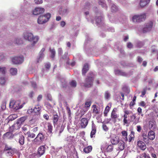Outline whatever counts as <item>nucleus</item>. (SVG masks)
<instances>
[{
    "label": "nucleus",
    "instance_id": "1",
    "mask_svg": "<svg viewBox=\"0 0 158 158\" xmlns=\"http://www.w3.org/2000/svg\"><path fill=\"white\" fill-rule=\"evenodd\" d=\"M23 36L25 40L32 42L31 45L32 46H34L36 44L40 39L38 36H34L32 33L28 31H24Z\"/></svg>",
    "mask_w": 158,
    "mask_h": 158
},
{
    "label": "nucleus",
    "instance_id": "2",
    "mask_svg": "<svg viewBox=\"0 0 158 158\" xmlns=\"http://www.w3.org/2000/svg\"><path fill=\"white\" fill-rule=\"evenodd\" d=\"M146 18V14L143 13L133 16L132 20L134 22L140 23L144 21Z\"/></svg>",
    "mask_w": 158,
    "mask_h": 158
},
{
    "label": "nucleus",
    "instance_id": "3",
    "mask_svg": "<svg viewBox=\"0 0 158 158\" xmlns=\"http://www.w3.org/2000/svg\"><path fill=\"white\" fill-rule=\"evenodd\" d=\"M51 17V14L48 13L46 15L40 16L38 19L37 22L39 24H42L47 22Z\"/></svg>",
    "mask_w": 158,
    "mask_h": 158
},
{
    "label": "nucleus",
    "instance_id": "4",
    "mask_svg": "<svg viewBox=\"0 0 158 158\" xmlns=\"http://www.w3.org/2000/svg\"><path fill=\"white\" fill-rule=\"evenodd\" d=\"M26 118V117L24 116L18 119L13 125L12 127L13 128L16 130L19 129L21 127V125L23 124Z\"/></svg>",
    "mask_w": 158,
    "mask_h": 158
},
{
    "label": "nucleus",
    "instance_id": "5",
    "mask_svg": "<svg viewBox=\"0 0 158 158\" xmlns=\"http://www.w3.org/2000/svg\"><path fill=\"white\" fill-rule=\"evenodd\" d=\"M11 60L13 64H20L23 61L24 57L22 55L15 56L11 58Z\"/></svg>",
    "mask_w": 158,
    "mask_h": 158
},
{
    "label": "nucleus",
    "instance_id": "6",
    "mask_svg": "<svg viewBox=\"0 0 158 158\" xmlns=\"http://www.w3.org/2000/svg\"><path fill=\"white\" fill-rule=\"evenodd\" d=\"M10 107L13 108L16 110L22 108L23 106L19 105V102H16L13 99H11L9 104Z\"/></svg>",
    "mask_w": 158,
    "mask_h": 158
},
{
    "label": "nucleus",
    "instance_id": "7",
    "mask_svg": "<svg viewBox=\"0 0 158 158\" xmlns=\"http://www.w3.org/2000/svg\"><path fill=\"white\" fill-rule=\"evenodd\" d=\"M90 76H88L85 80V82L84 84V86L85 87H89L92 86L93 84V75L91 73Z\"/></svg>",
    "mask_w": 158,
    "mask_h": 158
},
{
    "label": "nucleus",
    "instance_id": "8",
    "mask_svg": "<svg viewBox=\"0 0 158 158\" xmlns=\"http://www.w3.org/2000/svg\"><path fill=\"white\" fill-rule=\"evenodd\" d=\"M135 114L132 113L129 117L128 121L133 122V123L136 124L139 122V118H136Z\"/></svg>",
    "mask_w": 158,
    "mask_h": 158
},
{
    "label": "nucleus",
    "instance_id": "9",
    "mask_svg": "<svg viewBox=\"0 0 158 158\" xmlns=\"http://www.w3.org/2000/svg\"><path fill=\"white\" fill-rule=\"evenodd\" d=\"M45 11L44 8L41 7H37L32 11V13L34 15H38L43 13Z\"/></svg>",
    "mask_w": 158,
    "mask_h": 158
},
{
    "label": "nucleus",
    "instance_id": "10",
    "mask_svg": "<svg viewBox=\"0 0 158 158\" xmlns=\"http://www.w3.org/2000/svg\"><path fill=\"white\" fill-rule=\"evenodd\" d=\"M44 139V136L41 133H39L34 140V142L36 143L42 142Z\"/></svg>",
    "mask_w": 158,
    "mask_h": 158
},
{
    "label": "nucleus",
    "instance_id": "11",
    "mask_svg": "<svg viewBox=\"0 0 158 158\" xmlns=\"http://www.w3.org/2000/svg\"><path fill=\"white\" fill-rule=\"evenodd\" d=\"M119 138L118 136L115 135H113L111 137L110 142L113 144H117L119 142Z\"/></svg>",
    "mask_w": 158,
    "mask_h": 158
},
{
    "label": "nucleus",
    "instance_id": "12",
    "mask_svg": "<svg viewBox=\"0 0 158 158\" xmlns=\"http://www.w3.org/2000/svg\"><path fill=\"white\" fill-rule=\"evenodd\" d=\"M113 148V146L112 145H110L107 146H102L101 148L102 151H106L108 152H110L112 151Z\"/></svg>",
    "mask_w": 158,
    "mask_h": 158
},
{
    "label": "nucleus",
    "instance_id": "13",
    "mask_svg": "<svg viewBox=\"0 0 158 158\" xmlns=\"http://www.w3.org/2000/svg\"><path fill=\"white\" fill-rule=\"evenodd\" d=\"M41 107L39 105H36L33 109L34 114L37 115L39 117L41 112Z\"/></svg>",
    "mask_w": 158,
    "mask_h": 158
},
{
    "label": "nucleus",
    "instance_id": "14",
    "mask_svg": "<svg viewBox=\"0 0 158 158\" xmlns=\"http://www.w3.org/2000/svg\"><path fill=\"white\" fill-rule=\"evenodd\" d=\"M18 135L19 137L18 142L20 145H23L24 143V137L21 133H19L18 134Z\"/></svg>",
    "mask_w": 158,
    "mask_h": 158
},
{
    "label": "nucleus",
    "instance_id": "15",
    "mask_svg": "<svg viewBox=\"0 0 158 158\" xmlns=\"http://www.w3.org/2000/svg\"><path fill=\"white\" fill-rule=\"evenodd\" d=\"M4 150L6 152V154L8 155L9 156H10L12 155L14 152L13 150L10 147H9L7 145H6Z\"/></svg>",
    "mask_w": 158,
    "mask_h": 158
},
{
    "label": "nucleus",
    "instance_id": "16",
    "mask_svg": "<svg viewBox=\"0 0 158 158\" xmlns=\"http://www.w3.org/2000/svg\"><path fill=\"white\" fill-rule=\"evenodd\" d=\"M92 130L90 133V137L93 138L95 137V135L96 131V126L93 121L92 122Z\"/></svg>",
    "mask_w": 158,
    "mask_h": 158
},
{
    "label": "nucleus",
    "instance_id": "17",
    "mask_svg": "<svg viewBox=\"0 0 158 158\" xmlns=\"http://www.w3.org/2000/svg\"><path fill=\"white\" fill-rule=\"evenodd\" d=\"M45 50V48H43L39 52V56L37 60L38 62L41 61V60L43 59L44 56V52Z\"/></svg>",
    "mask_w": 158,
    "mask_h": 158
},
{
    "label": "nucleus",
    "instance_id": "18",
    "mask_svg": "<svg viewBox=\"0 0 158 158\" xmlns=\"http://www.w3.org/2000/svg\"><path fill=\"white\" fill-rule=\"evenodd\" d=\"M88 120L87 118H83L81 121V125L82 128H85L87 125Z\"/></svg>",
    "mask_w": 158,
    "mask_h": 158
},
{
    "label": "nucleus",
    "instance_id": "19",
    "mask_svg": "<svg viewBox=\"0 0 158 158\" xmlns=\"http://www.w3.org/2000/svg\"><path fill=\"white\" fill-rule=\"evenodd\" d=\"M117 111V109L114 108L112 110L111 115V117L112 118L115 119L118 117V115L116 114V112Z\"/></svg>",
    "mask_w": 158,
    "mask_h": 158
},
{
    "label": "nucleus",
    "instance_id": "20",
    "mask_svg": "<svg viewBox=\"0 0 158 158\" xmlns=\"http://www.w3.org/2000/svg\"><path fill=\"white\" fill-rule=\"evenodd\" d=\"M137 145L138 147L142 150H144L146 148V145L144 143L140 141L138 142Z\"/></svg>",
    "mask_w": 158,
    "mask_h": 158
},
{
    "label": "nucleus",
    "instance_id": "21",
    "mask_svg": "<svg viewBox=\"0 0 158 158\" xmlns=\"http://www.w3.org/2000/svg\"><path fill=\"white\" fill-rule=\"evenodd\" d=\"M148 137L149 139L153 140L155 137V133L152 131H151L148 132Z\"/></svg>",
    "mask_w": 158,
    "mask_h": 158
},
{
    "label": "nucleus",
    "instance_id": "22",
    "mask_svg": "<svg viewBox=\"0 0 158 158\" xmlns=\"http://www.w3.org/2000/svg\"><path fill=\"white\" fill-rule=\"evenodd\" d=\"M45 148L44 146L40 147L38 149V152L40 156L43 155L44 153Z\"/></svg>",
    "mask_w": 158,
    "mask_h": 158
},
{
    "label": "nucleus",
    "instance_id": "23",
    "mask_svg": "<svg viewBox=\"0 0 158 158\" xmlns=\"http://www.w3.org/2000/svg\"><path fill=\"white\" fill-rule=\"evenodd\" d=\"M150 0H140L139 4L141 6L144 7L149 3Z\"/></svg>",
    "mask_w": 158,
    "mask_h": 158
},
{
    "label": "nucleus",
    "instance_id": "24",
    "mask_svg": "<svg viewBox=\"0 0 158 158\" xmlns=\"http://www.w3.org/2000/svg\"><path fill=\"white\" fill-rule=\"evenodd\" d=\"M111 106V104L109 103V104L106 107L104 112V116H107V114L110 111Z\"/></svg>",
    "mask_w": 158,
    "mask_h": 158
},
{
    "label": "nucleus",
    "instance_id": "25",
    "mask_svg": "<svg viewBox=\"0 0 158 158\" xmlns=\"http://www.w3.org/2000/svg\"><path fill=\"white\" fill-rule=\"evenodd\" d=\"M118 143V147L119 149L121 150H123L124 148V142L123 141L120 140L119 141Z\"/></svg>",
    "mask_w": 158,
    "mask_h": 158
},
{
    "label": "nucleus",
    "instance_id": "26",
    "mask_svg": "<svg viewBox=\"0 0 158 158\" xmlns=\"http://www.w3.org/2000/svg\"><path fill=\"white\" fill-rule=\"evenodd\" d=\"M88 70L89 66L88 64L86 63L84 65L82 70V73L83 75H85Z\"/></svg>",
    "mask_w": 158,
    "mask_h": 158
},
{
    "label": "nucleus",
    "instance_id": "27",
    "mask_svg": "<svg viewBox=\"0 0 158 158\" xmlns=\"http://www.w3.org/2000/svg\"><path fill=\"white\" fill-rule=\"evenodd\" d=\"M92 147L91 146H89L83 149V151L86 153L90 152L92 150Z\"/></svg>",
    "mask_w": 158,
    "mask_h": 158
},
{
    "label": "nucleus",
    "instance_id": "28",
    "mask_svg": "<svg viewBox=\"0 0 158 158\" xmlns=\"http://www.w3.org/2000/svg\"><path fill=\"white\" fill-rule=\"evenodd\" d=\"M145 25L148 28V29L150 31L153 27V23L152 21H151L146 23Z\"/></svg>",
    "mask_w": 158,
    "mask_h": 158
},
{
    "label": "nucleus",
    "instance_id": "29",
    "mask_svg": "<svg viewBox=\"0 0 158 158\" xmlns=\"http://www.w3.org/2000/svg\"><path fill=\"white\" fill-rule=\"evenodd\" d=\"M10 72L11 75H15L17 74V70L16 68H11L10 69Z\"/></svg>",
    "mask_w": 158,
    "mask_h": 158
},
{
    "label": "nucleus",
    "instance_id": "30",
    "mask_svg": "<svg viewBox=\"0 0 158 158\" xmlns=\"http://www.w3.org/2000/svg\"><path fill=\"white\" fill-rule=\"evenodd\" d=\"M3 136L4 138H7L8 139L12 138L13 137V135L10 132L6 133L4 134Z\"/></svg>",
    "mask_w": 158,
    "mask_h": 158
},
{
    "label": "nucleus",
    "instance_id": "31",
    "mask_svg": "<svg viewBox=\"0 0 158 158\" xmlns=\"http://www.w3.org/2000/svg\"><path fill=\"white\" fill-rule=\"evenodd\" d=\"M59 119L58 116L57 114L54 115L53 117V122L54 126L57 124V122Z\"/></svg>",
    "mask_w": 158,
    "mask_h": 158
},
{
    "label": "nucleus",
    "instance_id": "32",
    "mask_svg": "<svg viewBox=\"0 0 158 158\" xmlns=\"http://www.w3.org/2000/svg\"><path fill=\"white\" fill-rule=\"evenodd\" d=\"M111 4H112L111 8V11L113 12L117 11L118 10V7L114 4L111 3Z\"/></svg>",
    "mask_w": 158,
    "mask_h": 158
},
{
    "label": "nucleus",
    "instance_id": "33",
    "mask_svg": "<svg viewBox=\"0 0 158 158\" xmlns=\"http://www.w3.org/2000/svg\"><path fill=\"white\" fill-rule=\"evenodd\" d=\"M6 72V67L0 66V73L2 74H5Z\"/></svg>",
    "mask_w": 158,
    "mask_h": 158
},
{
    "label": "nucleus",
    "instance_id": "34",
    "mask_svg": "<svg viewBox=\"0 0 158 158\" xmlns=\"http://www.w3.org/2000/svg\"><path fill=\"white\" fill-rule=\"evenodd\" d=\"M68 12L67 9H64L63 10L61 9L59 10V13L60 15H63L67 13Z\"/></svg>",
    "mask_w": 158,
    "mask_h": 158
},
{
    "label": "nucleus",
    "instance_id": "35",
    "mask_svg": "<svg viewBox=\"0 0 158 158\" xmlns=\"http://www.w3.org/2000/svg\"><path fill=\"white\" fill-rule=\"evenodd\" d=\"M122 136L123 138L124 139V140L126 141L127 140V132L126 131H123L122 132Z\"/></svg>",
    "mask_w": 158,
    "mask_h": 158
},
{
    "label": "nucleus",
    "instance_id": "36",
    "mask_svg": "<svg viewBox=\"0 0 158 158\" xmlns=\"http://www.w3.org/2000/svg\"><path fill=\"white\" fill-rule=\"evenodd\" d=\"M142 136L143 140L145 142L148 141L149 139L148 135H147L146 133H143L142 134Z\"/></svg>",
    "mask_w": 158,
    "mask_h": 158
},
{
    "label": "nucleus",
    "instance_id": "37",
    "mask_svg": "<svg viewBox=\"0 0 158 158\" xmlns=\"http://www.w3.org/2000/svg\"><path fill=\"white\" fill-rule=\"evenodd\" d=\"M6 81V79L5 77H0V84L1 85H4Z\"/></svg>",
    "mask_w": 158,
    "mask_h": 158
},
{
    "label": "nucleus",
    "instance_id": "38",
    "mask_svg": "<svg viewBox=\"0 0 158 158\" xmlns=\"http://www.w3.org/2000/svg\"><path fill=\"white\" fill-rule=\"evenodd\" d=\"M110 94L108 91H106L105 93V98L106 99L109 100L110 98Z\"/></svg>",
    "mask_w": 158,
    "mask_h": 158
},
{
    "label": "nucleus",
    "instance_id": "39",
    "mask_svg": "<svg viewBox=\"0 0 158 158\" xmlns=\"http://www.w3.org/2000/svg\"><path fill=\"white\" fill-rule=\"evenodd\" d=\"M14 43L17 44H21L23 43V41L21 38H17L15 40Z\"/></svg>",
    "mask_w": 158,
    "mask_h": 158
},
{
    "label": "nucleus",
    "instance_id": "40",
    "mask_svg": "<svg viewBox=\"0 0 158 158\" xmlns=\"http://www.w3.org/2000/svg\"><path fill=\"white\" fill-rule=\"evenodd\" d=\"M92 108H93V112L95 114H97L98 113V110L95 105H93L92 106Z\"/></svg>",
    "mask_w": 158,
    "mask_h": 158
},
{
    "label": "nucleus",
    "instance_id": "41",
    "mask_svg": "<svg viewBox=\"0 0 158 158\" xmlns=\"http://www.w3.org/2000/svg\"><path fill=\"white\" fill-rule=\"evenodd\" d=\"M103 18L102 17H98L96 19V23L97 24H100L103 21Z\"/></svg>",
    "mask_w": 158,
    "mask_h": 158
},
{
    "label": "nucleus",
    "instance_id": "42",
    "mask_svg": "<svg viewBox=\"0 0 158 158\" xmlns=\"http://www.w3.org/2000/svg\"><path fill=\"white\" fill-rule=\"evenodd\" d=\"M17 117V115L16 114H13L9 116V118L11 120H15Z\"/></svg>",
    "mask_w": 158,
    "mask_h": 158
},
{
    "label": "nucleus",
    "instance_id": "43",
    "mask_svg": "<svg viewBox=\"0 0 158 158\" xmlns=\"http://www.w3.org/2000/svg\"><path fill=\"white\" fill-rule=\"evenodd\" d=\"M48 131L50 133H52V126L51 123H48Z\"/></svg>",
    "mask_w": 158,
    "mask_h": 158
},
{
    "label": "nucleus",
    "instance_id": "44",
    "mask_svg": "<svg viewBox=\"0 0 158 158\" xmlns=\"http://www.w3.org/2000/svg\"><path fill=\"white\" fill-rule=\"evenodd\" d=\"M115 73L116 74L120 75L122 76H125L126 75V73H125L123 72L122 71L117 70L115 71Z\"/></svg>",
    "mask_w": 158,
    "mask_h": 158
},
{
    "label": "nucleus",
    "instance_id": "45",
    "mask_svg": "<svg viewBox=\"0 0 158 158\" xmlns=\"http://www.w3.org/2000/svg\"><path fill=\"white\" fill-rule=\"evenodd\" d=\"M123 117L124 118L123 122L124 123V125L127 124L128 123V120H127V115H126V114H124L123 116Z\"/></svg>",
    "mask_w": 158,
    "mask_h": 158
},
{
    "label": "nucleus",
    "instance_id": "46",
    "mask_svg": "<svg viewBox=\"0 0 158 158\" xmlns=\"http://www.w3.org/2000/svg\"><path fill=\"white\" fill-rule=\"evenodd\" d=\"M6 101H4L2 102L1 105V108L2 110H4L6 108Z\"/></svg>",
    "mask_w": 158,
    "mask_h": 158
},
{
    "label": "nucleus",
    "instance_id": "47",
    "mask_svg": "<svg viewBox=\"0 0 158 158\" xmlns=\"http://www.w3.org/2000/svg\"><path fill=\"white\" fill-rule=\"evenodd\" d=\"M50 51L51 53V57L52 58H54L56 53L55 50L54 49H51L50 48Z\"/></svg>",
    "mask_w": 158,
    "mask_h": 158
},
{
    "label": "nucleus",
    "instance_id": "48",
    "mask_svg": "<svg viewBox=\"0 0 158 158\" xmlns=\"http://www.w3.org/2000/svg\"><path fill=\"white\" fill-rule=\"evenodd\" d=\"M149 31V30L148 29L147 27L145 25V27L143 28L141 31V32L143 33H145Z\"/></svg>",
    "mask_w": 158,
    "mask_h": 158
},
{
    "label": "nucleus",
    "instance_id": "49",
    "mask_svg": "<svg viewBox=\"0 0 158 158\" xmlns=\"http://www.w3.org/2000/svg\"><path fill=\"white\" fill-rule=\"evenodd\" d=\"M27 134L28 137H30L32 138H34L35 136V135L33 133H31L30 132H27Z\"/></svg>",
    "mask_w": 158,
    "mask_h": 158
},
{
    "label": "nucleus",
    "instance_id": "50",
    "mask_svg": "<svg viewBox=\"0 0 158 158\" xmlns=\"http://www.w3.org/2000/svg\"><path fill=\"white\" fill-rule=\"evenodd\" d=\"M70 85L73 87H75L76 86V82L75 81L73 80L70 83Z\"/></svg>",
    "mask_w": 158,
    "mask_h": 158
},
{
    "label": "nucleus",
    "instance_id": "51",
    "mask_svg": "<svg viewBox=\"0 0 158 158\" xmlns=\"http://www.w3.org/2000/svg\"><path fill=\"white\" fill-rule=\"evenodd\" d=\"M6 58L4 54L2 53H0V61H3Z\"/></svg>",
    "mask_w": 158,
    "mask_h": 158
},
{
    "label": "nucleus",
    "instance_id": "52",
    "mask_svg": "<svg viewBox=\"0 0 158 158\" xmlns=\"http://www.w3.org/2000/svg\"><path fill=\"white\" fill-rule=\"evenodd\" d=\"M91 104V102L90 101H87L85 104V106L86 107H89Z\"/></svg>",
    "mask_w": 158,
    "mask_h": 158
},
{
    "label": "nucleus",
    "instance_id": "53",
    "mask_svg": "<svg viewBox=\"0 0 158 158\" xmlns=\"http://www.w3.org/2000/svg\"><path fill=\"white\" fill-rule=\"evenodd\" d=\"M147 90V88H145L143 89V91L142 92V95L140 96L141 97H143L145 94Z\"/></svg>",
    "mask_w": 158,
    "mask_h": 158
},
{
    "label": "nucleus",
    "instance_id": "54",
    "mask_svg": "<svg viewBox=\"0 0 158 158\" xmlns=\"http://www.w3.org/2000/svg\"><path fill=\"white\" fill-rule=\"evenodd\" d=\"M102 128L103 130L106 131L108 130V128L107 127V126L106 124H103L102 125Z\"/></svg>",
    "mask_w": 158,
    "mask_h": 158
},
{
    "label": "nucleus",
    "instance_id": "55",
    "mask_svg": "<svg viewBox=\"0 0 158 158\" xmlns=\"http://www.w3.org/2000/svg\"><path fill=\"white\" fill-rule=\"evenodd\" d=\"M34 1L35 3L37 4H40L43 3L42 0H35Z\"/></svg>",
    "mask_w": 158,
    "mask_h": 158
},
{
    "label": "nucleus",
    "instance_id": "56",
    "mask_svg": "<svg viewBox=\"0 0 158 158\" xmlns=\"http://www.w3.org/2000/svg\"><path fill=\"white\" fill-rule=\"evenodd\" d=\"M135 133L133 131H131V134L129 135V136H130L131 139H129V141H131V140L132 138H133L134 137V135Z\"/></svg>",
    "mask_w": 158,
    "mask_h": 158
},
{
    "label": "nucleus",
    "instance_id": "57",
    "mask_svg": "<svg viewBox=\"0 0 158 158\" xmlns=\"http://www.w3.org/2000/svg\"><path fill=\"white\" fill-rule=\"evenodd\" d=\"M127 46L128 48H131L133 47V45L131 42H128L127 43Z\"/></svg>",
    "mask_w": 158,
    "mask_h": 158
},
{
    "label": "nucleus",
    "instance_id": "58",
    "mask_svg": "<svg viewBox=\"0 0 158 158\" xmlns=\"http://www.w3.org/2000/svg\"><path fill=\"white\" fill-rule=\"evenodd\" d=\"M27 113L28 114H31V113H33L34 114V112H33V110L31 108V109H29L27 111Z\"/></svg>",
    "mask_w": 158,
    "mask_h": 158
},
{
    "label": "nucleus",
    "instance_id": "59",
    "mask_svg": "<svg viewBox=\"0 0 158 158\" xmlns=\"http://www.w3.org/2000/svg\"><path fill=\"white\" fill-rule=\"evenodd\" d=\"M125 114H126V115H127L130 114H132L133 113L131 111H130L128 110H126L124 111Z\"/></svg>",
    "mask_w": 158,
    "mask_h": 158
},
{
    "label": "nucleus",
    "instance_id": "60",
    "mask_svg": "<svg viewBox=\"0 0 158 158\" xmlns=\"http://www.w3.org/2000/svg\"><path fill=\"white\" fill-rule=\"evenodd\" d=\"M137 131L139 132H140L142 128L140 125H138L137 127Z\"/></svg>",
    "mask_w": 158,
    "mask_h": 158
},
{
    "label": "nucleus",
    "instance_id": "61",
    "mask_svg": "<svg viewBox=\"0 0 158 158\" xmlns=\"http://www.w3.org/2000/svg\"><path fill=\"white\" fill-rule=\"evenodd\" d=\"M58 53L60 55H61L62 53V50L61 48H59L58 49Z\"/></svg>",
    "mask_w": 158,
    "mask_h": 158
},
{
    "label": "nucleus",
    "instance_id": "62",
    "mask_svg": "<svg viewBox=\"0 0 158 158\" xmlns=\"http://www.w3.org/2000/svg\"><path fill=\"white\" fill-rule=\"evenodd\" d=\"M44 118L47 120H48L49 119V116L47 114H45L43 115Z\"/></svg>",
    "mask_w": 158,
    "mask_h": 158
},
{
    "label": "nucleus",
    "instance_id": "63",
    "mask_svg": "<svg viewBox=\"0 0 158 158\" xmlns=\"http://www.w3.org/2000/svg\"><path fill=\"white\" fill-rule=\"evenodd\" d=\"M99 3V4L101 5L103 7H104L106 6L105 3L102 1H100Z\"/></svg>",
    "mask_w": 158,
    "mask_h": 158
},
{
    "label": "nucleus",
    "instance_id": "64",
    "mask_svg": "<svg viewBox=\"0 0 158 158\" xmlns=\"http://www.w3.org/2000/svg\"><path fill=\"white\" fill-rule=\"evenodd\" d=\"M143 156L144 158H150L147 154H146L145 153H144L143 154Z\"/></svg>",
    "mask_w": 158,
    "mask_h": 158
}]
</instances>
